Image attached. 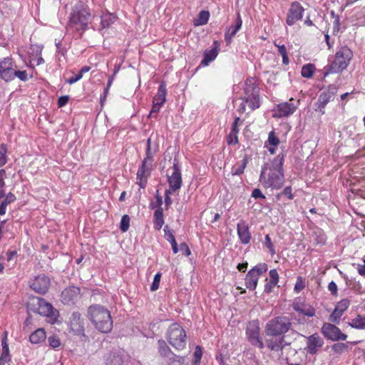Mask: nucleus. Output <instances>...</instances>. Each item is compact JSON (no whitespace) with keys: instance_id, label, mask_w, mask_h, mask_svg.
I'll list each match as a JSON object with an SVG mask.
<instances>
[{"instance_id":"f257e3e1","label":"nucleus","mask_w":365,"mask_h":365,"mask_svg":"<svg viewBox=\"0 0 365 365\" xmlns=\"http://www.w3.org/2000/svg\"><path fill=\"white\" fill-rule=\"evenodd\" d=\"M284 154H278L270 163L262 167L259 175V182L262 186L267 189H281L284 182V171L283 168Z\"/></svg>"},{"instance_id":"f03ea898","label":"nucleus","mask_w":365,"mask_h":365,"mask_svg":"<svg viewBox=\"0 0 365 365\" xmlns=\"http://www.w3.org/2000/svg\"><path fill=\"white\" fill-rule=\"evenodd\" d=\"M91 17L90 9L83 5H75L69 14L66 29L73 36L81 38L83 33L88 29Z\"/></svg>"},{"instance_id":"7ed1b4c3","label":"nucleus","mask_w":365,"mask_h":365,"mask_svg":"<svg viewBox=\"0 0 365 365\" xmlns=\"http://www.w3.org/2000/svg\"><path fill=\"white\" fill-rule=\"evenodd\" d=\"M88 317L95 328L101 333H109L113 329L110 312L102 305H91L88 309Z\"/></svg>"},{"instance_id":"20e7f679","label":"nucleus","mask_w":365,"mask_h":365,"mask_svg":"<svg viewBox=\"0 0 365 365\" xmlns=\"http://www.w3.org/2000/svg\"><path fill=\"white\" fill-rule=\"evenodd\" d=\"M244 96L241 98L242 102L237 108V112L242 114L246 110V103L251 110L260 107L259 88L255 78L249 77L246 79L243 88Z\"/></svg>"},{"instance_id":"39448f33","label":"nucleus","mask_w":365,"mask_h":365,"mask_svg":"<svg viewBox=\"0 0 365 365\" xmlns=\"http://www.w3.org/2000/svg\"><path fill=\"white\" fill-rule=\"evenodd\" d=\"M353 51L347 46H341L335 53L334 59L329 65L324 67V74L339 73L346 69L353 58Z\"/></svg>"},{"instance_id":"423d86ee","label":"nucleus","mask_w":365,"mask_h":365,"mask_svg":"<svg viewBox=\"0 0 365 365\" xmlns=\"http://www.w3.org/2000/svg\"><path fill=\"white\" fill-rule=\"evenodd\" d=\"M292 327V322L287 317L279 316L270 319L265 325L267 336H284Z\"/></svg>"},{"instance_id":"0eeeda50","label":"nucleus","mask_w":365,"mask_h":365,"mask_svg":"<svg viewBox=\"0 0 365 365\" xmlns=\"http://www.w3.org/2000/svg\"><path fill=\"white\" fill-rule=\"evenodd\" d=\"M166 338L169 344L178 351L182 350L186 346V333L178 323L172 324L168 329Z\"/></svg>"},{"instance_id":"6e6552de","label":"nucleus","mask_w":365,"mask_h":365,"mask_svg":"<svg viewBox=\"0 0 365 365\" xmlns=\"http://www.w3.org/2000/svg\"><path fill=\"white\" fill-rule=\"evenodd\" d=\"M33 301L34 305L36 307L35 308L36 312L38 313L40 315L46 317L48 322L51 324L57 322L59 314L51 304L41 297H36Z\"/></svg>"},{"instance_id":"1a4fd4ad","label":"nucleus","mask_w":365,"mask_h":365,"mask_svg":"<svg viewBox=\"0 0 365 365\" xmlns=\"http://www.w3.org/2000/svg\"><path fill=\"white\" fill-rule=\"evenodd\" d=\"M268 269V265L264 263H259L252 268L245 277V286L250 290H255L257 286L259 277Z\"/></svg>"},{"instance_id":"9d476101","label":"nucleus","mask_w":365,"mask_h":365,"mask_svg":"<svg viewBox=\"0 0 365 365\" xmlns=\"http://www.w3.org/2000/svg\"><path fill=\"white\" fill-rule=\"evenodd\" d=\"M246 335L252 345L257 346L259 349L264 348V344L260 336V328L257 320L248 322L246 329Z\"/></svg>"},{"instance_id":"9b49d317","label":"nucleus","mask_w":365,"mask_h":365,"mask_svg":"<svg viewBox=\"0 0 365 365\" xmlns=\"http://www.w3.org/2000/svg\"><path fill=\"white\" fill-rule=\"evenodd\" d=\"M294 98H291L289 102L281 103L276 106L273 110V116L275 118H286L292 115L298 108L300 100L294 103Z\"/></svg>"},{"instance_id":"f8f14e48","label":"nucleus","mask_w":365,"mask_h":365,"mask_svg":"<svg viewBox=\"0 0 365 365\" xmlns=\"http://www.w3.org/2000/svg\"><path fill=\"white\" fill-rule=\"evenodd\" d=\"M169 190L176 191L180 189L182 184V174L176 159L174 160L173 165L167 173Z\"/></svg>"},{"instance_id":"ddd939ff","label":"nucleus","mask_w":365,"mask_h":365,"mask_svg":"<svg viewBox=\"0 0 365 365\" xmlns=\"http://www.w3.org/2000/svg\"><path fill=\"white\" fill-rule=\"evenodd\" d=\"M158 353L161 357L166 359L169 365L180 364L183 361V357L175 354L168 346L165 341L159 339L158 341Z\"/></svg>"},{"instance_id":"4468645a","label":"nucleus","mask_w":365,"mask_h":365,"mask_svg":"<svg viewBox=\"0 0 365 365\" xmlns=\"http://www.w3.org/2000/svg\"><path fill=\"white\" fill-rule=\"evenodd\" d=\"M322 333L328 339L331 341H344L347 335L342 333L341 329L334 323H324L322 327Z\"/></svg>"},{"instance_id":"2eb2a0df","label":"nucleus","mask_w":365,"mask_h":365,"mask_svg":"<svg viewBox=\"0 0 365 365\" xmlns=\"http://www.w3.org/2000/svg\"><path fill=\"white\" fill-rule=\"evenodd\" d=\"M15 63L13 58L6 57L0 58V78L6 82H10L14 80Z\"/></svg>"},{"instance_id":"dca6fc26","label":"nucleus","mask_w":365,"mask_h":365,"mask_svg":"<svg viewBox=\"0 0 365 365\" xmlns=\"http://www.w3.org/2000/svg\"><path fill=\"white\" fill-rule=\"evenodd\" d=\"M306 346L305 351L311 355L316 354L324 344L323 338L318 334L314 333L309 336H305Z\"/></svg>"},{"instance_id":"f3484780","label":"nucleus","mask_w":365,"mask_h":365,"mask_svg":"<svg viewBox=\"0 0 365 365\" xmlns=\"http://www.w3.org/2000/svg\"><path fill=\"white\" fill-rule=\"evenodd\" d=\"M304 11V9L299 2L293 1L288 10L286 23L289 26H293L297 21L302 19Z\"/></svg>"},{"instance_id":"a211bd4d","label":"nucleus","mask_w":365,"mask_h":365,"mask_svg":"<svg viewBox=\"0 0 365 365\" xmlns=\"http://www.w3.org/2000/svg\"><path fill=\"white\" fill-rule=\"evenodd\" d=\"M51 280L50 278L44 274H39L34 277L30 283V287L35 292L44 294L46 293L50 287Z\"/></svg>"},{"instance_id":"6ab92c4d","label":"nucleus","mask_w":365,"mask_h":365,"mask_svg":"<svg viewBox=\"0 0 365 365\" xmlns=\"http://www.w3.org/2000/svg\"><path fill=\"white\" fill-rule=\"evenodd\" d=\"M351 302L349 299H342L338 302L329 317V321L334 324H339L341 316L350 306Z\"/></svg>"},{"instance_id":"aec40b11","label":"nucleus","mask_w":365,"mask_h":365,"mask_svg":"<svg viewBox=\"0 0 365 365\" xmlns=\"http://www.w3.org/2000/svg\"><path fill=\"white\" fill-rule=\"evenodd\" d=\"M29 53L30 65L29 67L34 68L36 66L41 65L44 60L41 56L43 47L38 45H31Z\"/></svg>"},{"instance_id":"412c9836","label":"nucleus","mask_w":365,"mask_h":365,"mask_svg":"<svg viewBox=\"0 0 365 365\" xmlns=\"http://www.w3.org/2000/svg\"><path fill=\"white\" fill-rule=\"evenodd\" d=\"M152 165L142 163L137 172V184L140 188H145L147 185L148 178L151 173Z\"/></svg>"},{"instance_id":"4be33fe9","label":"nucleus","mask_w":365,"mask_h":365,"mask_svg":"<svg viewBox=\"0 0 365 365\" xmlns=\"http://www.w3.org/2000/svg\"><path fill=\"white\" fill-rule=\"evenodd\" d=\"M237 232L240 242L243 245L250 243L251 232L246 221L241 220L237 225Z\"/></svg>"},{"instance_id":"5701e85b","label":"nucleus","mask_w":365,"mask_h":365,"mask_svg":"<svg viewBox=\"0 0 365 365\" xmlns=\"http://www.w3.org/2000/svg\"><path fill=\"white\" fill-rule=\"evenodd\" d=\"M267 347L272 351L282 352L285 345L284 336H270L265 341Z\"/></svg>"},{"instance_id":"b1692460","label":"nucleus","mask_w":365,"mask_h":365,"mask_svg":"<svg viewBox=\"0 0 365 365\" xmlns=\"http://www.w3.org/2000/svg\"><path fill=\"white\" fill-rule=\"evenodd\" d=\"M336 95V91H326L322 92L317 100V102L316 103L318 110H319L322 114L324 113V108L327 105L328 103H329L333 98L334 96Z\"/></svg>"},{"instance_id":"393cba45","label":"nucleus","mask_w":365,"mask_h":365,"mask_svg":"<svg viewBox=\"0 0 365 365\" xmlns=\"http://www.w3.org/2000/svg\"><path fill=\"white\" fill-rule=\"evenodd\" d=\"M293 309L299 314L312 317L315 315V309L312 305L303 302L296 301L293 303Z\"/></svg>"},{"instance_id":"a878e982","label":"nucleus","mask_w":365,"mask_h":365,"mask_svg":"<svg viewBox=\"0 0 365 365\" xmlns=\"http://www.w3.org/2000/svg\"><path fill=\"white\" fill-rule=\"evenodd\" d=\"M214 47L210 50H205L203 54V59L200 65L202 66H208L210 62L214 61L218 54V48L220 43L217 41L213 42Z\"/></svg>"},{"instance_id":"bb28decb","label":"nucleus","mask_w":365,"mask_h":365,"mask_svg":"<svg viewBox=\"0 0 365 365\" xmlns=\"http://www.w3.org/2000/svg\"><path fill=\"white\" fill-rule=\"evenodd\" d=\"M71 329L76 334H82L84 331L83 322L81 317V314L78 312H74L70 321Z\"/></svg>"},{"instance_id":"cd10ccee","label":"nucleus","mask_w":365,"mask_h":365,"mask_svg":"<svg viewBox=\"0 0 365 365\" xmlns=\"http://www.w3.org/2000/svg\"><path fill=\"white\" fill-rule=\"evenodd\" d=\"M7 331L4 333V336L1 339V353L0 355V365H5L11 361V356L9 354V344L7 343Z\"/></svg>"},{"instance_id":"c85d7f7f","label":"nucleus","mask_w":365,"mask_h":365,"mask_svg":"<svg viewBox=\"0 0 365 365\" xmlns=\"http://www.w3.org/2000/svg\"><path fill=\"white\" fill-rule=\"evenodd\" d=\"M242 21L240 15L237 16L235 25L230 26L227 29L225 34V40L227 44H230L232 42V38L237 33V31L242 27Z\"/></svg>"},{"instance_id":"c756f323","label":"nucleus","mask_w":365,"mask_h":365,"mask_svg":"<svg viewBox=\"0 0 365 365\" xmlns=\"http://www.w3.org/2000/svg\"><path fill=\"white\" fill-rule=\"evenodd\" d=\"M81 290L78 287L71 286L65 289L61 294L63 299L68 302L76 299L80 294Z\"/></svg>"},{"instance_id":"7c9ffc66","label":"nucleus","mask_w":365,"mask_h":365,"mask_svg":"<svg viewBox=\"0 0 365 365\" xmlns=\"http://www.w3.org/2000/svg\"><path fill=\"white\" fill-rule=\"evenodd\" d=\"M46 332L43 328H38L29 336V341L33 344H38L45 341Z\"/></svg>"},{"instance_id":"2f4dec72","label":"nucleus","mask_w":365,"mask_h":365,"mask_svg":"<svg viewBox=\"0 0 365 365\" xmlns=\"http://www.w3.org/2000/svg\"><path fill=\"white\" fill-rule=\"evenodd\" d=\"M312 237L315 245L320 246L324 245L327 240L325 232L319 227H317L312 231Z\"/></svg>"},{"instance_id":"473e14b6","label":"nucleus","mask_w":365,"mask_h":365,"mask_svg":"<svg viewBox=\"0 0 365 365\" xmlns=\"http://www.w3.org/2000/svg\"><path fill=\"white\" fill-rule=\"evenodd\" d=\"M167 89L165 83H161L158 87L157 94L153 97V101L157 104L163 105L166 100Z\"/></svg>"},{"instance_id":"72a5a7b5","label":"nucleus","mask_w":365,"mask_h":365,"mask_svg":"<svg viewBox=\"0 0 365 365\" xmlns=\"http://www.w3.org/2000/svg\"><path fill=\"white\" fill-rule=\"evenodd\" d=\"M163 217V209L162 207H158L155 210L153 215V224L155 230H160L162 228L164 225Z\"/></svg>"},{"instance_id":"f704fd0d","label":"nucleus","mask_w":365,"mask_h":365,"mask_svg":"<svg viewBox=\"0 0 365 365\" xmlns=\"http://www.w3.org/2000/svg\"><path fill=\"white\" fill-rule=\"evenodd\" d=\"M348 325L356 329H365V316L357 314L356 318L348 323Z\"/></svg>"},{"instance_id":"c9c22d12","label":"nucleus","mask_w":365,"mask_h":365,"mask_svg":"<svg viewBox=\"0 0 365 365\" xmlns=\"http://www.w3.org/2000/svg\"><path fill=\"white\" fill-rule=\"evenodd\" d=\"M117 19L116 15L113 14H106L101 16V27L106 29L110 27Z\"/></svg>"},{"instance_id":"e433bc0d","label":"nucleus","mask_w":365,"mask_h":365,"mask_svg":"<svg viewBox=\"0 0 365 365\" xmlns=\"http://www.w3.org/2000/svg\"><path fill=\"white\" fill-rule=\"evenodd\" d=\"M316 70L315 66L312 63H307L302 68V76L307 78H310L313 76Z\"/></svg>"},{"instance_id":"4c0bfd02","label":"nucleus","mask_w":365,"mask_h":365,"mask_svg":"<svg viewBox=\"0 0 365 365\" xmlns=\"http://www.w3.org/2000/svg\"><path fill=\"white\" fill-rule=\"evenodd\" d=\"M247 160L244 158L240 163L235 164L232 168V174L233 175H240L244 173L247 166Z\"/></svg>"},{"instance_id":"58836bf2","label":"nucleus","mask_w":365,"mask_h":365,"mask_svg":"<svg viewBox=\"0 0 365 365\" xmlns=\"http://www.w3.org/2000/svg\"><path fill=\"white\" fill-rule=\"evenodd\" d=\"M146 152L145 157L144 158L142 163L148 165H152L153 162V153L151 151V140L148 138L146 143Z\"/></svg>"},{"instance_id":"ea45409f","label":"nucleus","mask_w":365,"mask_h":365,"mask_svg":"<svg viewBox=\"0 0 365 365\" xmlns=\"http://www.w3.org/2000/svg\"><path fill=\"white\" fill-rule=\"evenodd\" d=\"M210 18V13L207 11H201L197 19L195 21V26H202L208 22Z\"/></svg>"},{"instance_id":"a19ab883","label":"nucleus","mask_w":365,"mask_h":365,"mask_svg":"<svg viewBox=\"0 0 365 365\" xmlns=\"http://www.w3.org/2000/svg\"><path fill=\"white\" fill-rule=\"evenodd\" d=\"M8 145L6 143L0 144V167H3L8 162Z\"/></svg>"},{"instance_id":"79ce46f5","label":"nucleus","mask_w":365,"mask_h":365,"mask_svg":"<svg viewBox=\"0 0 365 365\" xmlns=\"http://www.w3.org/2000/svg\"><path fill=\"white\" fill-rule=\"evenodd\" d=\"M274 45L278 48V52L282 57V63L284 65H288L289 63V59L288 57V54H287V48H286L285 46L279 45V44L277 43L276 41L274 42Z\"/></svg>"},{"instance_id":"37998d69","label":"nucleus","mask_w":365,"mask_h":365,"mask_svg":"<svg viewBox=\"0 0 365 365\" xmlns=\"http://www.w3.org/2000/svg\"><path fill=\"white\" fill-rule=\"evenodd\" d=\"M306 286V279L302 276L297 277V281L294 284V290L296 293L301 292Z\"/></svg>"},{"instance_id":"c03bdc74","label":"nucleus","mask_w":365,"mask_h":365,"mask_svg":"<svg viewBox=\"0 0 365 365\" xmlns=\"http://www.w3.org/2000/svg\"><path fill=\"white\" fill-rule=\"evenodd\" d=\"M202 356V349L200 346H196L193 354V364L192 365H199Z\"/></svg>"},{"instance_id":"a18cd8bd","label":"nucleus","mask_w":365,"mask_h":365,"mask_svg":"<svg viewBox=\"0 0 365 365\" xmlns=\"http://www.w3.org/2000/svg\"><path fill=\"white\" fill-rule=\"evenodd\" d=\"M130 218L128 215H123L120 222V229L122 232H125L128 230L130 227Z\"/></svg>"},{"instance_id":"49530a36","label":"nucleus","mask_w":365,"mask_h":365,"mask_svg":"<svg viewBox=\"0 0 365 365\" xmlns=\"http://www.w3.org/2000/svg\"><path fill=\"white\" fill-rule=\"evenodd\" d=\"M48 342L49 346L54 349H58L61 346V339L56 335H51L48 336Z\"/></svg>"},{"instance_id":"de8ad7c7","label":"nucleus","mask_w":365,"mask_h":365,"mask_svg":"<svg viewBox=\"0 0 365 365\" xmlns=\"http://www.w3.org/2000/svg\"><path fill=\"white\" fill-rule=\"evenodd\" d=\"M282 195L286 196L289 200H293L294 194L292 193V187L286 186L280 193L276 195V198L279 200Z\"/></svg>"},{"instance_id":"09e8293b","label":"nucleus","mask_w":365,"mask_h":365,"mask_svg":"<svg viewBox=\"0 0 365 365\" xmlns=\"http://www.w3.org/2000/svg\"><path fill=\"white\" fill-rule=\"evenodd\" d=\"M348 349L347 344L337 343L332 346V350L336 354H341Z\"/></svg>"},{"instance_id":"8fccbe9b","label":"nucleus","mask_w":365,"mask_h":365,"mask_svg":"<svg viewBox=\"0 0 365 365\" xmlns=\"http://www.w3.org/2000/svg\"><path fill=\"white\" fill-rule=\"evenodd\" d=\"M161 276H162V274L160 272H158L157 274H155V275L154 276L153 281L150 285L151 291L154 292V291H156L157 289H158L159 286H160Z\"/></svg>"},{"instance_id":"3c124183","label":"nucleus","mask_w":365,"mask_h":365,"mask_svg":"<svg viewBox=\"0 0 365 365\" xmlns=\"http://www.w3.org/2000/svg\"><path fill=\"white\" fill-rule=\"evenodd\" d=\"M269 277H270L269 282H271V284L272 285H277V284L279 282V277L277 269H271L269 271Z\"/></svg>"},{"instance_id":"603ef678","label":"nucleus","mask_w":365,"mask_h":365,"mask_svg":"<svg viewBox=\"0 0 365 365\" xmlns=\"http://www.w3.org/2000/svg\"><path fill=\"white\" fill-rule=\"evenodd\" d=\"M267 143L272 146H277L279 144V138L275 135V133L274 131H271L269 133Z\"/></svg>"},{"instance_id":"864d4df0","label":"nucleus","mask_w":365,"mask_h":365,"mask_svg":"<svg viewBox=\"0 0 365 365\" xmlns=\"http://www.w3.org/2000/svg\"><path fill=\"white\" fill-rule=\"evenodd\" d=\"M18 78L21 81H26L28 78V73L26 71H16L14 72V79Z\"/></svg>"},{"instance_id":"5fc2aeb1","label":"nucleus","mask_w":365,"mask_h":365,"mask_svg":"<svg viewBox=\"0 0 365 365\" xmlns=\"http://www.w3.org/2000/svg\"><path fill=\"white\" fill-rule=\"evenodd\" d=\"M265 245L268 248L270 255L274 256L276 254V251L269 235L265 236Z\"/></svg>"},{"instance_id":"6e6d98bb","label":"nucleus","mask_w":365,"mask_h":365,"mask_svg":"<svg viewBox=\"0 0 365 365\" xmlns=\"http://www.w3.org/2000/svg\"><path fill=\"white\" fill-rule=\"evenodd\" d=\"M227 143L228 145H237L239 143L238 135L230 131L227 138Z\"/></svg>"},{"instance_id":"4d7b16f0","label":"nucleus","mask_w":365,"mask_h":365,"mask_svg":"<svg viewBox=\"0 0 365 365\" xmlns=\"http://www.w3.org/2000/svg\"><path fill=\"white\" fill-rule=\"evenodd\" d=\"M165 238L170 242V244L176 242L175 236L172 230H168V226H165Z\"/></svg>"},{"instance_id":"13d9d810","label":"nucleus","mask_w":365,"mask_h":365,"mask_svg":"<svg viewBox=\"0 0 365 365\" xmlns=\"http://www.w3.org/2000/svg\"><path fill=\"white\" fill-rule=\"evenodd\" d=\"M328 290L334 297L338 296V287L334 281H331L329 283Z\"/></svg>"},{"instance_id":"bf43d9fd","label":"nucleus","mask_w":365,"mask_h":365,"mask_svg":"<svg viewBox=\"0 0 365 365\" xmlns=\"http://www.w3.org/2000/svg\"><path fill=\"white\" fill-rule=\"evenodd\" d=\"M173 191L171 190H166L165 192V204L166 209H168V207L170 206V205L173 202V200L170 197V195L172 194Z\"/></svg>"},{"instance_id":"052dcab7","label":"nucleus","mask_w":365,"mask_h":365,"mask_svg":"<svg viewBox=\"0 0 365 365\" xmlns=\"http://www.w3.org/2000/svg\"><path fill=\"white\" fill-rule=\"evenodd\" d=\"M252 197L255 199H257V198L265 199L266 198L265 195H263L262 191L258 188H255L252 190Z\"/></svg>"},{"instance_id":"680f3d73","label":"nucleus","mask_w":365,"mask_h":365,"mask_svg":"<svg viewBox=\"0 0 365 365\" xmlns=\"http://www.w3.org/2000/svg\"><path fill=\"white\" fill-rule=\"evenodd\" d=\"M82 78V75H81L79 73H77V74H75L73 76H72L71 78H69L68 79L66 80V82L71 85V84H73L75 83H76L77 81H78L80 79Z\"/></svg>"},{"instance_id":"e2e57ef3","label":"nucleus","mask_w":365,"mask_h":365,"mask_svg":"<svg viewBox=\"0 0 365 365\" xmlns=\"http://www.w3.org/2000/svg\"><path fill=\"white\" fill-rule=\"evenodd\" d=\"M69 100V97L68 96H62L58 100V106L59 108L65 106Z\"/></svg>"},{"instance_id":"0e129e2a","label":"nucleus","mask_w":365,"mask_h":365,"mask_svg":"<svg viewBox=\"0 0 365 365\" xmlns=\"http://www.w3.org/2000/svg\"><path fill=\"white\" fill-rule=\"evenodd\" d=\"M180 250L184 252V255L187 257L191 255L190 250L188 245L185 242H182L180 245Z\"/></svg>"},{"instance_id":"69168bd1","label":"nucleus","mask_w":365,"mask_h":365,"mask_svg":"<svg viewBox=\"0 0 365 365\" xmlns=\"http://www.w3.org/2000/svg\"><path fill=\"white\" fill-rule=\"evenodd\" d=\"M6 178V171L4 169L0 170V190H3L2 188L5 185L4 178Z\"/></svg>"},{"instance_id":"338daca9","label":"nucleus","mask_w":365,"mask_h":365,"mask_svg":"<svg viewBox=\"0 0 365 365\" xmlns=\"http://www.w3.org/2000/svg\"><path fill=\"white\" fill-rule=\"evenodd\" d=\"M162 106L163 105L157 104L156 102L153 101V106H152L151 111L150 113V115H151L153 113H158L160 110V107Z\"/></svg>"},{"instance_id":"774afa93","label":"nucleus","mask_w":365,"mask_h":365,"mask_svg":"<svg viewBox=\"0 0 365 365\" xmlns=\"http://www.w3.org/2000/svg\"><path fill=\"white\" fill-rule=\"evenodd\" d=\"M357 271L360 275L365 277V264H359Z\"/></svg>"}]
</instances>
